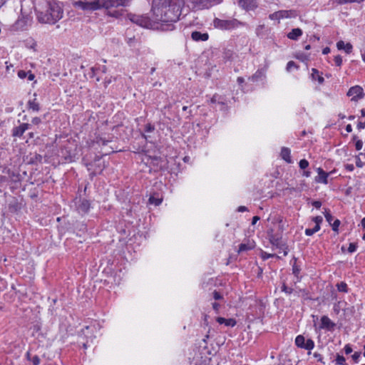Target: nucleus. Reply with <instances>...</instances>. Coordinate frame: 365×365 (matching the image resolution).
Segmentation results:
<instances>
[{
  "instance_id": "f257e3e1",
  "label": "nucleus",
  "mask_w": 365,
  "mask_h": 365,
  "mask_svg": "<svg viewBox=\"0 0 365 365\" xmlns=\"http://www.w3.org/2000/svg\"><path fill=\"white\" fill-rule=\"evenodd\" d=\"M184 5V0H153L152 11L158 24L163 26L165 23L167 29L173 30V23L179 20Z\"/></svg>"
},
{
  "instance_id": "f03ea898",
  "label": "nucleus",
  "mask_w": 365,
  "mask_h": 365,
  "mask_svg": "<svg viewBox=\"0 0 365 365\" xmlns=\"http://www.w3.org/2000/svg\"><path fill=\"white\" fill-rule=\"evenodd\" d=\"M78 6L83 10L96 11L104 8L107 15L115 19L123 16L125 10L123 8L129 5L128 0H94L93 1H78Z\"/></svg>"
},
{
  "instance_id": "7ed1b4c3",
  "label": "nucleus",
  "mask_w": 365,
  "mask_h": 365,
  "mask_svg": "<svg viewBox=\"0 0 365 365\" xmlns=\"http://www.w3.org/2000/svg\"><path fill=\"white\" fill-rule=\"evenodd\" d=\"M63 9L56 3L50 4L45 12L38 13L37 18L43 24H54L63 17Z\"/></svg>"
},
{
  "instance_id": "20e7f679",
  "label": "nucleus",
  "mask_w": 365,
  "mask_h": 365,
  "mask_svg": "<svg viewBox=\"0 0 365 365\" xmlns=\"http://www.w3.org/2000/svg\"><path fill=\"white\" fill-rule=\"evenodd\" d=\"M267 237L273 247L282 250L284 256L288 255L289 246L287 240L280 230H269Z\"/></svg>"
},
{
  "instance_id": "39448f33",
  "label": "nucleus",
  "mask_w": 365,
  "mask_h": 365,
  "mask_svg": "<svg viewBox=\"0 0 365 365\" xmlns=\"http://www.w3.org/2000/svg\"><path fill=\"white\" fill-rule=\"evenodd\" d=\"M108 162H106L102 157H96L95 159L89 163H86L85 166L89 172L91 178L101 175L103 171L108 166Z\"/></svg>"
},
{
  "instance_id": "423d86ee",
  "label": "nucleus",
  "mask_w": 365,
  "mask_h": 365,
  "mask_svg": "<svg viewBox=\"0 0 365 365\" xmlns=\"http://www.w3.org/2000/svg\"><path fill=\"white\" fill-rule=\"evenodd\" d=\"M127 18L133 23L144 28L152 29L155 26L158 22L155 20H152L148 15H139L135 14L129 13L127 14Z\"/></svg>"
},
{
  "instance_id": "0eeeda50",
  "label": "nucleus",
  "mask_w": 365,
  "mask_h": 365,
  "mask_svg": "<svg viewBox=\"0 0 365 365\" xmlns=\"http://www.w3.org/2000/svg\"><path fill=\"white\" fill-rule=\"evenodd\" d=\"M213 25L215 28L220 30H233L239 28L240 26H245L246 24L236 19H220L215 18L213 20Z\"/></svg>"
},
{
  "instance_id": "6e6552de",
  "label": "nucleus",
  "mask_w": 365,
  "mask_h": 365,
  "mask_svg": "<svg viewBox=\"0 0 365 365\" xmlns=\"http://www.w3.org/2000/svg\"><path fill=\"white\" fill-rule=\"evenodd\" d=\"M245 238L243 241L239 245V247L237 250L238 253H243L250 250H252L255 247V242L254 240L250 239V230H247V233L245 234Z\"/></svg>"
},
{
  "instance_id": "1a4fd4ad",
  "label": "nucleus",
  "mask_w": 365,
  "mask_h": 365,
  "mask_svg": "<svg viewBox=\"0 0 365 365\" xmlns=\"http://www.w3.org/2000/svg\"><path fill=\"white\" fill-rule=\"evenodd\" d=\"M347 96L351 97V100L352 101H357L358 100L364 98V90L360 86H352L349 89Z\"/></svg>"
},
{
  "instance_id": "9d476101",
  "label": "nucleus",
  "mask_w": 365,
  "mask_h": 365,
  "mask_svg": "<svg viewBox=\"0 0 365 365\" xmlns=\"http://www.w3.org/2000/svg\"><path fill=\"white\" fill-rule=\"evenodd\" d=\"M163 199L164 197L161 192H153L150 195L148 205H154L155 207L159 206L162 204Z\"/></svg>"
},
{
  "instance_id": "9b49d317",
  "label": "nucleus",
  "mask_w": 365,
  "mask_h": 365,
  "mask_svg": "<svg viewBox=\"0 0 365 365\" xmlns=\"http://www.w3.org/2000/svg\"><path fill=\"white\" fill-rule=\"evenodd\" d=\"M29 128L30 124L26 123H21L19 126L13 128L11 135L14 138H21Z\"/></svg>"
},
{
  "instance_id": "f8f14e48",
  "label": "nucleus",
  "mask_w": 365,
  "mask_h": 365,
  "mask_svg": "<svg viewBox=\"0 0 365 365\" xmlns=\"http://www.w3.org/2000/svg\"><path fill=\"white\" fill-rule=\"evenodd\" d=\"M336 324L333 322L327 316L324 315L321 317V324L319 329H326L327 331L334 330Z\"/></svg>"
},
{
  "instance_id": "ddd939ff",
  "label": "nucleus",
  "mask_w": 365,
  "mask_h": 365,
  "mask_svg": "<svg viewBox=\"0 0 365 365\" xmlns=\"http://www.w3.org/2000/svg\"><path fill=\"white\" fill-rule=\"evenodd\" d=\"M191 38L194 41H206L209 39L208 33H201L200 31H195L191 34Z\"/></svg>"
},
{
  "instance_id": "4468645a",
  "label": "nucleus",
  "mask_w": 365,
  "mask_h": 365,
  "mask_svg": "<svg viewBox=\"0 0 365 365\" xmlns=\"http://www.w3.org/2000/svg\"><path fill=\"white\" fill-rule=\"evenodd\" d=\"M317 171L318 176L316 178L315 181L325 185L328 184V177L329 174L325 172L322 168H318Z\"/></svg>"
},
{
  "instance_id": "2eb2a0df",
  "label": "nucleus",
  "mask_w": 365,
  "mask_h": 365,
  "mask_svg": "<svg viewBox=\"0 0 365 365\" xmlns=\"http://www.w3.org/2000/svg\"><path fill=\"white\" fill-rule=\"evenodd\" d=\"M195 8L202 9L208 8L211 5L213 0H188Z\"/></svg>"
},
{
  "instance_id": "dca6fc26",
  "label": "nucleus",
  "mask_w": 365,
  "mask_h": 365,
  "mask_svg": "<svg viewBox=\"0 0 365 365\" xmlns=\"http://www.w3.org/2000/svg\"><path fill=\"white\" fill-rule=\"evenodd\" d=\"M121 235H127L128 240L125 241L126 243L133 244L135 242L136 237V230H120Z\"/></svg>"
},
{
  "instance_id": "f3484780",
  "label": "nucleus",
  "mask_w": 365,
  "mask_h": 365,
  "mask_svg": "<svg viewBox=\"0 0 365 365\" xmlns=\"http://www.w3.org/2000/svg\"><path fill=\"white\" fill-rule=\"evenodd\" d=\"M239 4L247 11L253 10L257 6L255 0H240Z\"/></svg>"
},
{
  "instance_id": "a211bd4d",
  "label": "nucleus",
  "mask_w": 365,
  "mask_h": 365,
  "mask_svg": "<svg viewBox=\"0 0 365 365\" xmlns=\"http://www.w3.org/2000/svg\"><path fill=\"white\" fill-rule=\"evenodd\" d=\"M297 259L296 257H293L292 260L291 261L292 264V274L297 277V281L299 282L302 279V276H299L301 268L297 264Z\"/></svg>"
},
{
  "instance_id": "6ab92c4d",
  "label": "nucleus",
  "mask_w": 365,
  "mask_h": 365,
  "mask_svg": "<svg viewBox=\"0 0 365 365\" xmlns=\"http://www.w3.org/2000/svg\"><path fill=\"white\" fill-rule=\"evenodd\" d=\"M91 208V202L89 200L83 199L81 201L78 206V212L82 214H86L88 212Z\"/></svg>"
},
{
  "instance_id": "aec40b11",
  "label": "nucleus",
  "mask_w": 365,
  "mask_h": 365,
  "mask_svg": "<svg viewBox=\"0 0 365 365\" xmlns=\"http://www.w3.org/2000/svg\"><path fill=\"white\" fill-rule=\"evenodd\" d=\"M31 23V18L30 16H22L19 18L16 21V26L20 27L22 29H26V26L30 25Z\"/></svg>"
},
{
  "instance_id": "412c9836",
  "label": "nucleus",
  "mask_w": 365,
  "mask_h": 365,
  "mask_svg": "<svg viewBox=\"0 0 365 365\" xmlns=\"http://www.w3.org/2000/svg\"><path fill=\"white\" fill-rule=\"evenodd\" d=\"M279 12V16L281 19H290V18H295L297 16V12L296 10H280Z\"/></svg>"
},
{
  "instance_id": "4be33fe9",
  "label": "nucleus",
  "mask_w": 365,
  "mask_h": 365,
  "mask_svg": "<svg viewBox=\"0 0 365 365\" xmlns=\"http://www.w3.org/2000/svg\"><path fill=\"white\" fill-rule=\"evenodd\" d=\"M303 34V31L299 28L292 29L290 32L287 34L289 39L297 41Z\"/></svg>"
},
{
  "instance_id": "5701e85b",
  "label": "nucleus",
  "mask_w": 365,
  "mask_h": 365,
  "mask_svg": "<svg viewBox=\"0 0 365 365\" xmlns=\"http://www.w3.org/2000/svg\"><path fill=\"white\" fill-rule=\"evenodd\" d=\"M216 321L220 324H225V326L230 327H235L237 324L236 320L232 318L225 319L224 317H219L217 318Z\"/></svg>"
},
{
  "instance_id": "b1692460",
  "label": "nucleus",
  "mask_w": 365,
  "mask_h": 365,
  "mask_svg": "<svg viewBox=\"0 0 365 365\" xmlns=\"http://www.w3.org/2000/svg\"><path fill=\"white\" fill-rule=\"evenodd\" d=\"M311 77L313 81H317L319 84L324 82L322 73L319 72L317 68H312Z\"/></svg>"
},
{
  "instance_id": "393cba45",
  "label": "nucleus",
  "mask_w": 365,
  "mask_h": 365,
  "mask_svg": "<svg viewBox=\"0 0 365 365\" xmlns=\"http://www.w3.org/2000/svg\"><path fill=\"white\" fill-rule=\"evenodd\" d=\"M280 156L287 163H292V158H291V150L289 148H288L287 147L282 148Z\"/></svg>"
},
{
  "instance_id": "a878e982",
  "label": "nucleus",
  "mask_w": 365,
  "mask_h": 365,
  "mask_svg": "<svg viewBox=\"0 0 365 365\" xmlns=\"http://www.w3.org/2000/svg\"><path fill=\"white\" fill-rule=\"evenodd\" d=\"M210 103H218L221 105H225V98L224 96L215 93L210 98Z\"/></svg>"
},
{
  "instance_id": "bb28decb",
  "label": "nucleus",
  "mask_w": 365,
  "mask_h": 365,
  "mask_svg": "<svg viewBox=\"0 0 365 365\" xmlns=\"http://www.w3.org/2000/svg\"><path fill=\"white\" fill-rule=\"evenodd\" d=\"M28 108L33 111L38 112L40 110V105L36 98L30 99L27 103Z\"/></svg>"
},
{
  "instance_id": "cd10ccee",
  "label": "nucleus",
  "mask_w": 365,
  "mask_h": 365,
  "mask_svg": "<svg viewBox=\"0 0 365 365\" xmlns=\"http://www.w3.org/2000/svg\"><path fill=\"white\" fill-rule=\"evenodd\" d=\"M294 58L299 60L302 62L307 63L309 61L310 54H307L302 51H298L294 54Z\"/></svg>"
},
{
  "instance_id": "c85d7f7f",
  "label": "nucleus",
  "mask_w": 365,
  "mask_h": 365,
  "mask_svg": "<svg viewBox=\"0 0 365 365\" xmlns=\"http://www.w3.org/2000/svg\"><path fill=\"white\" fill-rule=\"evenodd\" d=\"M306 339L304 336L298 335L295 338V344L297 347L304 349V346L305 345Z\"/></svg>"
},
{
  "instance_id": "c756f323",
  "label": "nucleus",
  "mask_w": 365,
  "mask_h": 365,
  "mask_svg": "<svg viewBox=\"0 0 365 365\" xmlns=\"http://www.w3.org/2000/svg\"><path fill=\"white\" fill-rule=\"evenodd\" d=\"M335 363L338 365H348L344 356L336 354Z\"/></svg>"
},
{
  "instance_id": "7c9ffc66",
  "label": "nucleus",
  "mask_w": 365,
  "mask_h": 365,
  "mask_svg": "<svg viewBox=\"0 0 365 365\" xmlns=\"http://www.w3.org/2000/svg\"><path fill=\"white\" fill-rule=\"evenodd\" d=\"M314 347V342L312 339H308L306 340L305 345L304 346V349L311 351ZM310 354V351L308 353Z\"/></svg>"
},
{
  "instance_id": "2f4dec72",
  "label": "nucleus",
  "mask_w": 365,
  "mask_h": 365,
  "mask_svg": "<svg viewBox=\"0 0 365 365\" xmlns=\"http://www.w3.org/2000/svg\"><path fill=\"white\" fill-rule=\"evenodd\" d=\"M95 142L98 145H102V146H105L108 144V142H110V140H106L103 138H102L101 136H96V138H95Z\"/></svg>"
},
{
  "instance_id": "473e14b6",
  "label": "nucleus",
  "mask_w": 365,
  "mask_h": 365,
  "mask_svg": "<svg viewBox=\"0 0 365 365\" xmlns=\"http://www.w3.org/2000/svg\"><path fill=\"white\" fill-rule=\"evenodd\" d=\"M337 289L339 292L347 293L348 292V286L346 283L344 282H341L336 284Z\"/></svg>"
},
{
  "instance_id": "72a5a7b5",
  "label": "nucleus",
  "mask_w": 365,
  "mask_h": 365,
  "mask_svg": "<svg viewBox=\"0 0 365 365\" xmlns=\"http://www.w3.org/2000/svg\"><path fill=\"white\" fill-rule=\"evenodd\" d=\"M261 257L263 260H267L269 258H273V257H277L279 258L278 256H277L276 254H269V253H267L266 252L264 251H262L261 252Z\"/></svg>"
},
{
  "instance_id": "f704fd0d",
  "label": "nucleus",
  "mask_w": 365,
  "mask_h": 365,
  "mask_svg": "<svg viewBox=\"0 0 365 365\" xmlns=\"http://www.w3.org/2000/svg\"><path fill=\"white\" fill-rule=\"evenodd\" d=\"M298 69L299 66L293 61H290L287 63L286 69L287 71H291L292 69Z\"/></svg>"
},
{
  "instance_id": "c9c22d12",
  "label": "nucleus",
  "mask_w": 365,
  "mask_h": 365,
  "mask_svg": "<svg viewBox=\"0 0 365 365\" xmlns=\"http://www.w3.org/2000/svg\"><path fill=\"white\" fill-rule=\"evenodd\" d=\"M281 290L282 292H285L287 294H291L294 292V289L291 287H288L285 282L282 283Z\"/></svg>"
},
{
  "instance_id": "e433bc0d",
  "label": "nucleus",
  "mask_w": 365,
  "mask_h": 365,
  "mask_svg": "<svg viewBox=\"0 0 365 365\" xmlns=\"http://www.w3.org/2000/svg\"><path fill=\"white\" fill-rule=\"evenodd\" d=\"M21 206L18 202H14V204H10L9 206V210L11 212H16L19 210H20Z\"/></svg>"
},
{
  "instance_id": "4c0bfd02",
  "label": "nucleus",
  "mask_w": 365,
  "mask_h": 365,
  "mask_svg": "<svg viewBox=\"0 0 365 365\" xmlns=\"http://www.w3.org/2000/svg\"><path fill=\"white\" fill-rule=\"evenodd\" d=\"M309 163L308 160L306 159H302L299 163V166L302 170H305L306 168H307L309 167Z\"/></svg>"
},
{
  "instance_id": "58836bf2",
  "label": "nucleus",
  "mask_w": 365,
  "mask_h": 365,
  "mask_svg": "<svg viewBox=\"0 0 365 365\" xmlns=\"http://www.w3.org/2000/svg\"><path fill=\"white\" fill-rule=\"evenodd\" d=\"M334 61L335 65L336 66H338V67L341 66L343 60H342V57L340 55H337V56H334Z\"/></svg>"
},
{
  "instance_id": "ea45409f",
  "label": "nucleus",
  "mask_w": 365,
  "mask_h": 365,
  "mask_svg": "<svg viewBox=\"0 0 365 365\" xmlns=\"http://www.w3.org/2000/svg\"><path fill=\"white\" fill-rule=\"evenodd\" d=\"M269 18L271 19V20H278L279 21L281 19L280 16H279V11H275L271 14H269Z\"/></svg>"
},
{
  "instance_id": "a19ab883",
  "label": "nucleus",
  "mask_w": 365,
  "mask_h": 365,
  "mask_svg": "<svg viewBox=\"0 0 365 365\" xmlns=\"http://www.w3.org/2000/svg\"><path fill=\"white\" fill-rule=\"evenodd\" d=\"M212 295H213V298L215 299V300H221V299H223V296L222 294L219 292L217 290H214V292H212Z\"/></svg>"
},
{
  "instance_id": "79ce46f5",
  "label": "nucleus",
  "mask_w": 365,
  "mask_h": 365,
  "mask_svg": "<svg viewBox=\"0 0 365 365\" xmlns=\"http://www.w3.org/2000/svg\"><path fill=\"white\" fill-rule=\"evenodd\" d=\"M323 219L321 216H317L314 218V221L316 223V225L314 228H320V224L322 223Z\"/></svg>"
},
{
  "instance_id": "37998d69",
  "label": "nucleus",
  "mask_w": 365,
  "mask_h": 365,
  "mask_svg": "<svg viewBox=\"0 0 365 365\" xmlns=\"http://www.w3.org/2000/svg\"><path fill=\"white\" fill-rule=\"evenodd\" d=\"M356 248H357V244L355 242H351L349 245L348 252L349 253H353L356 250Z\"/></svg>"
},
{
  "instance_id": "c03bdc74",
  "label": "nucleus",
  "mask_w": 365,
  "mask_h": 365,
  "mask_svg": "<svg viewBox=\"0 0 365 365\" xmlns=\"http://www.w3.org/2000/svg\"><path fill=\"white\" fill-rule=\"evenodd\" d=\"M362 155V153H360L359 155H356L355 158L356 160V165L358 168H362L364 166V163L361 161L359 155Z\"/></svg>"
},
{
  "instance_id": "a18cd8bd",
  "label": "nucleus",
  "mask_w": 365,
  "mask_h": 365,
  "mask_svg": "<svg viewBox=\"0 0 365 365\" xmlns=\"http://www.w3.org/2000/svg\"><path fill=\"white\" fill-rule=\"evenodd\" d=\"M353 46L350 43H346L344 46V50L347 54H349L352 52Z\"/></svg>"
},
{
  "instance_id": "49530a36",
  "label": "nucleus",
  "mask_w": 365,
  "mask_h": 365,
  "mask_svg": "<svg viewBox=\"0 0 365 365\" xmlns=\"http://www.w3.org/2000/svg\"><path fill=\"white\" fill-rule=\"evenodd\" d=\"M31 361L32 362L33 365H39L41 360L38 356L34 355L32 356Z\"/></svg>"
},
{
  "instance_id": "de8ad7c7",
  "label": "nucleus",
  "mask_w": 365,
  "mask_h": 365,
  "mask_svg": "<svg viewBox=\"0 0 365 365\" xmlns=\"http://www.w3.org/2000/svg\"><path fill=\"white\" fill-rule=\"evenodd\" d=\"M299 293H302V296H303V297H304V298H305V299H308V298H309V297H307V295H308L309 292H308L306 289H299L298 292H297V291H296V292H294V294H295L296 295H297V296H299Z\"/></svg>"
},
{
  "instance_id": "09e8293b",
  "label": "nucleus",
  "mask_w": 365,
  "mask_h": 365,
  "mask_svg": "<svg viewBox=\"0 0 365 365\" xmlns=\"http://www.w3.org/2000/svg\"><path fill=\"white\" fill-rule=\"evenodd\" d=\"M360 356H361V352H359V351H356V352H354V354L351 356V358H352V359L354 360V361L355 363H358V361H359V359Z\"/></svg>"
},
{
  "instance_id": "8fccbe9b",
  "label": "nucleus",
  "mask_w": 365,
  "mask_h": 365,
  "mask_svg": "<svg viewBox=\"0 0 365 365\" xmlns=\"http://www.w3.org/2000/svg\"><path fill=\"white\" fill-rule=\"evenodd\" d=\"M18 76L21 78V79H24L25 78L27 77V75H28V72L24 71V70H19L18 71V73H17Z\"/></svg>"
},
{
  "instance_id": "3c124183",
  "label": "nucleus",
  "mask_w": 365,
  "mask_h": 365,
  "mask_svg": "<svg viewBox=\"0 0 365 365\" xmlns=\"http://www.w3.org/2000/svg\"><path fill=\"white\" fill-rule=\"evenodd\" d=\"M313 356L315 359H317V360L318 361H319L322 364H324V362L323 361V356L322 354H320L319 353H317V352H314Z\"/></svg>"
},
{
  "instance_id": "603ef678",
  "label": "nucleus",
  "mask_w": 365,
  "mask_h": 365,
  "mask_svg": "<svg viewBox=\"0 0 365 365\" xmlns=\"http://www.w3.org/2000/svg\"><path fill=\"white\" fill-rule=\"evenodd\" d=\"M325 218L327 221L329 222V224L331 225V221L333 220V216L329 212H326Z\"/></svg>"
},
{
  "instance_id": "864d4df0",
  "label": "nucleus",
  "mask_w": 365,
  "mask_h": 365,
  "mask_svg": "<svg viewBox=\"0 0 365 365\" xmlns=\"http://www.w3.org/2000/svg\"><path fill=\"white\" fill-rule=\"evenodd\" d=\"M345 43L343 41H339L337 43H336V48L339 49V50H343L344 48V46H345Z\"/></svg>"
},
{
  "instance_id": "5fc2aeb1",
  "label": "nucleus",
  "mask_w": 365,
  "mask_h": 365,
  "mask_svg": "<svg viewBox=\"0 0 365 365\" xmlns=\"http://www.w3.org/2000/svg\"><path fill=\"white\" fill-rule=\"evenodd\" d=\"M355 146H356V149L357 150H360L362 148V147H363V142H362V140H356Z\"/></svg>"
},
{
  "instance_id": "6e6d98bb",
  "label": "nucleus",
  "mask_w": 365,
  "mask_h": 365,
  "mask_svg": "<svg viewBox=\"0 0 365 365\" xmlns=\"http://www.w3.org/2000/svg\"><path fill=\"white\" fill-rule=\"evenodd\" d=\"M344 349V351H345L346 354H349L353 351L351 346H350V344L345 345Z\"/></svg>"
},
{
  "instance_id": "4d7b16f0",
  "label": "nucleus",
  "mask_w": 365,
  "mask_h": 365,
  "mask_svg": "<svg viewBox=\"0 0 365 365\" xmlns=\"http://www.w3.org/2000/svg\"><path fill=\"white\" fill-rule=\"evenodd\" d=\"M154 129H155L154 126L153 125H151L150 123H148L145 128V130L146 132H152L154 130Z\"/></svg>"
},
{
  "instance_id": "13d9d810",
  "label": "nucleus",
  "mask_w": 365,
  "mask_h": 365,
  "mask_svg": "<svg viewBox=\"0 0 365 365\" xmlns=\"http://www.w3.org/2000/svg\"><path fill=\"white\" fill-rule=\"evenodd\" d=\"M344 312L346 314H353L354 312V307H347V308H345L344 309Z\"/></svg>"
},
{
  "instance_id": "bf43d9fd",
  "label": "nucleus",
  "mask_w": 365,
  "mask_h": 365,
  "mask_svg": "<svg viewBox=\"0 0 365 365\" xmlns=\"http://www.w3.org/2000/svg\"><path fill=\"white\" fill-rule=\"evenodd\" d=\"M319 230H305V234L307 236H312Z\"/></svg>"
},
{
  "instance_id": "052dcab7",
  "label": "nucleus",
  "mask_w": 365,
  "mask_h": 365,
  "mask_svg": "<svg viewBox=\"0 0 365 365\" xmlns=\"http://www.w3.org/2000/svg\"><path fill=\"white\" fill-rule=\"evenodd\" d=\"M41 118H38V117H34V118H32V120H31V123H32L34 125H38V124H40V123H41Z\"/></svg>"
},
{
  "instance_id": "680f3d73",
  "label": "nucleus",
  "mask_w": 365,
  "mask_h": 365,
  "mask_svg": "<svg viewBox=\"0 0 365 365\" xmlns=\"http://www.w3.org/2000/svg\"><path fill=\"white\" fill-rule=\"evenodd\" d=\"M340 225V220L338 219L334 220V222L331 223V226L332 228H339Z\"/></svg>"
},
{
  "instance_id": "e2e57ef3",
  "label": "nucleus",
  "mask_w": 365,
  "mask_h": 365,
  "mask_svg": "<svg viewBox=\"0 0 365 365\" xmlns=\"http://www.w3.org/2000/svg\"><path fill=\"white\" fill-rule=\"evenodd\" d=\"M312 204L317 209H319L322 206V202L319 200L313 201Z\"/></svg>"
},
{
  "instance_id": "0e129e2a",
  "label": "nucleus",
  "mask_w": 365,
  "mask_h": 365,
  "mask_svg": "<svg viewBox=\"0 0 365 365\" xmlns=\"http://www.w3.org/2000/svg\"><path fill=\"white\" fill-rule=\"evenodd\" d=\"M212 309L217 313L219 312V309H220V304L217 303V302H213L212 304Z\"/></svg>"
},
{
  "instance_id": "69168bd1",
  "label": "nucleus",
  "mask_w": 365,
  "mask_h": 365,
  "mask_svg": "<svg viewBox=\"0 0 365 365\" xmlns=\"http://www.w3.org/2000/svg\"><path fill=\"white\" fill-rule=\"evenodd\" d=\"M345 168L346 170L351 172L354 170V166L353 164H346L345 165Z\"/></svg>"
},
{
  "instance_id": "338daca9",
  "label": "nucleus",
  "mask_w": 365,
  "mask_h": 365,
  "mask_svg": "<svg viewBox=\"0 0 365 365\" xmlns=\"http://www.w3.org/2000/svg\"><path fill=\"white\" fill-rule=\"evenodd\" d=\"M27 77H28V80L31 81L34 79L35 76L34 73H31V71H28Z\"/></svg>"
},
{
  "instance_id": "774afa93",
  "label": "nucleus",
  "mask_w": 365,
  "mask_h": 365,
  "mask_svg": "<svg viewBox=\"0 0 365 365\" xmlns=\"http://www.w3.org/2000/svg\"><path fill=\"white\" fill-rule=\"evenodd\" d=\"M365 128V120L364 122H359L357 124V128L359 130L364 129Z\"/></svg>"
}]
</instances>
